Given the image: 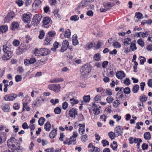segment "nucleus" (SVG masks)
<instances>
[{
  "label": "nucleus",
  "instance_id": "f257e3e1",
  "mask_svg": "<svg viewBox=\"0 0 152 152\" xmlns=\"http://www.w3.org/2000/svg\"><path fill=\"white\" fill-rule=\"evenodd\" d=\"M91 70L90 66L86 64L83 66L80 69L81 77H86L89 75Z\"/></svg>",
  "mask_w": 152,
  "mask_h": 152
},
{
  "label": "nucleus",
  "instance_id": "f03ea898",
  "mask_svg": "<svg viewBox=\"0 0 152 152\" xmlns=\"http://www.w3.org/2000/svg\"><path fill=\"white\" fill-rule=\"evenodd\" d=\"M52 21L51 19L48 17H45L43 19L42 23L43 26L46 28H48L51 24Z\"/></svg>",
  "mask_w": 152,
  "mask_h": 152
},
{
  "label": "nucleus",
  "instance_id": "7ed1b4c3",
  "mask_svg": "<svg viewBox=\"0 0 152 152\" xmlns=\"http://www.w3.org/2000/svg\"><path fill=\"white\" fill-rule=\"evenodd\" d=\"M18 95L14 93L10 94L5 95L4 99L7 101H12L18 96Z\"/></svg>",
  "mask_w": 152,
  "mask_h": 152
},
{
  "label": "nucleus",
  "instance_id": "20e7f679",
  "mask_svg": "<svg viewBox=\"0 0 152 152\" xmlns=\"http://www.w3.org/2000/svg\"><path fill=\"white\" fill-rule=\"evenodd\" d=\"M48 88L55 92L57 93L60 91L61 86L59 84H51L48 85Z\"/></svg>",
  "mask_w": 152,
  "mask_h": 152
},
{
  "label": "nucleus",
  "instance_id": "39448f33",
  "mask_svg": "<svg viewBox=\"0 0 152 152\" xmlns=\"http://www.w3.org/2000/svg\"><path fill=\"white\" fill-rule=\"evenodd\" d=\"M123 128L122 126H118L116 127L114 129V131L116 134V137H118L119 136H121L123 133Z\"/></svg>",
  "mask_w": 152,
  "mask_h": 152
},
{
  "label": "nucleus",
  "instance_id": "423d86ee",
  "mask_svg": "<svg viewBox=\"0 0 152 152\" xmlns=\"http://www.w3.org/2000/svg\"><path fill=\"white\" fill-rule=\"evenodd\" d=\"M69 117L72 118H75L76 115L77 114V110L75 108H72L71 109L68 113Z\"/></svg>",
  "mask_w": 152,
  "mask_h": 152
},
{
  "label": "nucleus",
  "instance_id": "0eeeda50",
  "mask_svg": "<svg viewBox=\"0 0 152 152\" xmlns=\"http://www.w3.org/2000/svg\"><path fill=\"white\" fill-rule=\"evenodd\" d=\"M40 54L38 55V56H46L49 54L50 51L46 48H42L40 49Z\"/></svg>",
  "mask_w": 152,
  "mask_h": 152
},
{
  "label": "nucleus",
  "instance_id": "6e6552de",
  "mask_svg": "<svg viewBox=\"0 0 152 152\" xmlns=\"http://www.w3.org/2000/svg\"><path fill=\"white\" fill-rule=\"evenodd\" d=\"M14 16V12H9L7 15L5 17V21L6 22H8L13 18Z\"/></svg>",
  "mask_w": 152,
  "mask_h": 152
},
{
  "label": "nucleus",
  "instance_id": "1a4fd4ad",
  "mask_svg": "<svg viewBox=\"0 0 152 152\" xmlns=\"http://www.w3.org/2000/svg\"><path fill=\"white\" fill-rule=\"evenodd\" d=\"M12 53H4L2 58L4 61H7L10 59L12 56Z\"/></svg>",
  "mask_w": 152,
  "mask_h": 152
},
{
  "label": "nucleus",
  "instance_id": "9d476101",
  "mask_svg": "<svg viewBox=\"0 0 152 152\" xmlns=\"http://www.w3.org/2000/svg\"><path fill=\"white\" fill-rule=\"evenodd\" d=\"M103 5L104 7L106 8L109 10L111 7L114 5V4L113 3H111L108 2H104L103 3Z\"/></svg>",
  "mask_w": 152,
  "mask_h": 152
},
{
  "label": "nucleus",
  "instance_id": "9b49d317",
  "mask_svg": "<svg viewBox=\"0 0 152 152\" xmlns=\"http://www.w3.org/2000/svg\"><path fill=\"white\" fill-rule=\"evenodd\" d=\"M11 47L9 45H6L3 46V50L4 53H12V51H11Z\"/></svg>",
  "mask_w": 152,
  "mask_h": 152
},
{
  "label": "nucleus",
  "instance_id": "f8f14e48",
  "mask_svg": "<svg viewBox=\"0 0 152 152\" xmlns=\"http://www.w3.org/2000/svg\"><path fill=\"white\" fill-rule=\"evenodd\" d=\"M116 76L118 79H121L125 77L126 75L123 71H120L117 72Z\"/></svg>",
  "mask_w": 152,
  "mask_h": 152
},
{
  "label": "nucleus",
  "instance_id": "ddd939ff",
  "mask_svg": "<svg viewBox=\"0 0 152 152\" xmlns=\"http://www.w3.org/2000/svg\"><path fill=\"white\" fill-rule=\"evenodd\" d=\"M30 15L27 14H24L23 15V20L25 22L28 23L30 21Z\"/></svg>",
  "mask_w": 152,
  "mask_h": 152
},
{
  "label": "nucleus",
  "instance_id": "4468645a",
  "mask_svg": "<svg viewBox=\"0 0 152 152\" xmlns=\"http://www.w3.org/2000/svg\"><path fill=\"white\" fill-rule=\"evenodd\" d=\"M88 1L86 0H82L79 6L76 8V10H78L81 7H86L88 5Z\"/></svg>",
  "mask_w": 152,
  "mask_h": 152
},
{
  "label": "nucleus",
  "instance_id": "2eb2a0df",
  "mask_svg": "<svg viewBox=\"0 0 152 152\" xmlns=\"http://www.w3.org/2000/svg\"><path fill=\"white\" fill-rule=\"evenodd\" d=\"M57 129L52 130L49 134V137L50 138H53L55 137L57 134Z\"/></svg>",
  "mask_w": 152,
  "mask_h": 152
},
{
  "label": "nucleus",
  "instance_id": "dca6fc26",
  "mask_svg": "<svg viewBox=\"0 0 152 152\" xmlns=\"http://www.w3.org/2000/svg\"><path fill=\"white\" fill-rule=\"evenodd\" d=\"M69 101L72 106H73L75 104H77L79 102L78 100L76 99L75 98H73L70 99Z\"/></svg>",
  "mask_w": 152,
  "mask_h": 152
},
{
  "label": "nucleus",
  "instance_id": "f3484780",
  "mask_svg": "<svg viewBox=\"0 0 152 152\" xmlns=\"http://www.w3.org/2000/svg\"><path fill=\"white\" fill-rule=\"evenodd\" d=\"M64 81L63 78H56L50 80V82L51 83H56L61 82H62Z\"/></svg>",
  "mask_w": 152,
  "mask_h": 152
},
{
  "label": "nucleus",
  "instance_id": "a211bd4d",
  "mask_svg": "<svg viewBox=\"0 0 152 152\" xmlns=\"http://www.w3.org/2000/svg\"><path fill=\"white\" fill-rule=\"evenodd\" d=\"M34 19L37 20V23L39 24L42 18V16L39 14L36 15L34 17Z\"/></svg>",
  "mask_w": 152,
  "mask_h": 152
},
{
  "label": "nucleus",
  "instance_id": "6ab92c4d",
  "mask_svg": "<svg viewBox=\"0 0 152 152\" xmlns=\"http://www.w3.org/2000/svg\"><path fill=\"white\" fill-rule=\"evenodd\" d=\"M95 108L93 109V110L95 112L94 114L96 115H98L100 113V110L97 107L96 105L95 104H93V107Z\"/></svg>",
  "mask_w": 152,
  "mask_h": 152
},
{
  "label": "nucleus",
  "instance_id": "aec40b11",
  "mask_svg": "<svg viewBox=\"0 0 152 152\" xmlns=\"http://www.w3.org/2000/svg\"><path fill=\"white\" fill-rule=\"evenodd\" d=\"M51 128V124L49 122H47L45 124L44 128L46 131L48 132L49 131Z\"/></svg>",
  "mask_w": 152,
  "mask_h": 152
},
{
  "label": "nucleus",
  "instance_id": "412c9836",
  "mask_svg": "<svg viewBox=\"0 0 152 152\" xmlns=\"http://www.w3.org/2000/svg\"><path fill=\"white\" fill-rule=\"evenodd\" d=\"M52 39V38L46 36L45 40V44L47 45L48 44H51L50 42Z\"/></svg>",
  "mask_w": 152,
  "mask_h": 152
},
{
  "label": "nucleus",
  "instance_id": "4be33fe9",
  "mask_svg": "<svg viewBox=\"0 0 152 152\" xmlns=\"http://www.w3.org/2000/svg\"><path fill=\"white\" fill-rule=\"evenodd\" d=\"M11 28L12 30H14L15 28H18L19 27V25L18 23L14 22L11 24Z\"/></svg>",
  "mask_w": 152,
  "mask_h": 152
},
{
  "label": "nucleus",
  "instance_id": "5701e85b",
  "mask_svg": "<svg viewBox=\"0 0 152 152\" xmlns=\"http://www.w3.org/2000/svg\"><path fill=\"white\" fill-rule=\"evenodd\" d=\"M101 56L99 53L95 54L93 57V59L95 61H98L100 60Z\"/></svg>",
  "mask_w": 152,
  "mask_h": 152
},
{
  "label": "nucleus",
  "instance_id": "b1692460",
  "mask_svg": "<svg viewBox=\"0 0 152 152\" xmlns=\"http://www.w3.org/2000/svg\"><path fill=\"white\" fill-rule=\"evenodd\" d=\"M108 135L111 140L114 139L115 137H116V134H115V132H109L108 133Z\"/></svg>",
  "mask_w": 152,
  "mask_h": 152
},
{
  "label": "nucleus",
  "instance_id": "393cba45",
  "mask_svg": "<svg viewBox=\"0 0 152 152\" xmlns=\"http://www.w3.org/2000/svg\"><path fill=\"white\" fill-rule=\"evenodd\" d=\"M144 137L146 140H149L151 138V135L149 132H147L144 134Z\"/></svg>",
  "mask_w": 152,
  "mask_h": 152
},
{
  "label": "nucleus",
  "instance_id": "a878e982",
  "mask_svg": "<svg viewBox=\"0 0 152 152\" xmlns=\"http://www.w3.org/2000/svg\"><path fill=\"white\" fill-rule=\"evenodd\" d=\"M139 86L138 85H135L133 87L132 91L134 93H137L139 89Z\"/></svg>",
  "mask_w": 152,
  "mask_h": 152
},
{
  "label": "nucleus",
  "instance_id": "bb28decb",
  "mask_svg": "<svg viewBox=\"0 0 152 152\" xmlns=\"http://www.w3.org/2000/svg\"><path fill=\"white\" fill-rule=\"evenodd\" d=\"M121 104L119 100L117 99L113 103V106L114 108H117Z\"/></svg>",
  "mask_w": 152,
  "mask_h": 152
},
{
  "label": "nucleus",
  "instance_id": "cd10ccee",
  "mask_svg": "<svg viewBox=\"0 0 152 152\" xmlns=\"http://www.w3.org/2000/svg\"><path fill=\"white\" fill-rule=\"evenodd\" d=\"M71 31L69 29L66 30L64 33V35L65 37L69 38L71 35Z\"/></svg>",
  "mask_w": 152,
  "mask_h": 152
},
{
  "label": "nucleus",
  "instance_id": "c85d7f7f",
  "mask_svg": "<svg viewBox=\"0 0 152 152\" xmlns=\"http://www.w3.org/2000/svg\"><path fill=\"white\" fill-rule=\"evenodd\" d=\"M147 97L145 95L141 96L139 97L140 100L142 102H144L147 100Z\"/></svg>",
  "mask_w": 152,
  "mask_h": 152
},
{
  "label": "nucleus",
  "instance_id": "c756f323",
  "mask_svg": "<svg viewBox=\"0 0 152 152\" xmlns=\"http://www.w3.org/2000/svg\"><path fill=\"white\" fill-rule=\"evenodd\" d=\"M58 43L57 42H55L53 44V48H52L51 50L52 51H55L57 48H58Z\"/></svg>",
  "mask_w": 152,
  "mask_h": 152
},
{
  "label": "nucleus",
  "instance_id": "7c9ffc66",
  "mask_svg": "<svg viewBox=\"0 0 152 152\" xmlns=\"http://www.w3.org/2000/svg\"><path fill=\"white\" fill-rule=\"evenodd\" d=\"M2 109L5 112H8L9 111L10 107L8 104H5L2 107Z\"/></svg>",
  "mask_w": 152,
  "mask_h": 152
},
{
  "label": "nucleus",
  "instance_id": "2f4dec72",
  "mask_svg": "<svg viewBox=\"0 0 152 152\" xmlns=\"http://www.w3.org/2000/svg\"><path fill=\"white\" fill-rule=\"evenodd\" d=\"M16 140L15 138L14 137H11L10 140H8L7 142V145L8 147H10L11 145L10 144V143H12L13 142Z\"/></svg>",
  "mask_w": 152,
  "mask_h": 152
},
{
  "label": "nucleus",
  "instance_id": "473e14b6",
  "mask_svg": "<svg viewBox=\"0 0 152 152\" xmlns=\"http://www.w3.org/2000/svg\"><path fill=\"white\" fill-rule=\"evenodd\" d=\"M135 17L139 19L143 18L142 14L139 12L135 13Z\"/></svg>",
  "mask_w": 152,
  "mask_h": 152
},
{
  "label": "nucleus",
  "instance_id": "72a5a7b5",
  "mask_svg": "<svg viewBox=\"0 0 152 152\" xmlns=\"http://www.w3.org/2000/svg\"><path fill=\"white\" fill-rule=\"evenodd\" d=\"M45 121V119L43 117H41L38 120L39 124L40 126H42L44 122Z\"/></svg>",
  "mask_w": 152,
  "mask_h": 152
},
{
  "label": "nucleus",
  "instance_id": "f704fd0d",
  "mask_svg": "<svg viewBox=\"0 0 152 152\" xmlns=\"http://www.w3.org/2000/svg\"><path fill=\"white\" fill-rule=\"evenodd\" d=\"M7 29V27L5 26H3L0 27V31L3 33L6 32Z\"/></svg>",
  "mask_w": 152,
  "mask_h": 152
},
{
  "label": "nucleus",
  "instance_id": "c9c22d12",
  "mask_svg": "<svg viewBox=\"0 0 152 152\" xmlns=\"http://www.w3.org/2000/svg\"><path fill=\"white\" fill-rule=\"evenodd\" d=\"M54 111L55 114H59L61 112V109L59 107H57L54 109Z\"/></svg>",
  "mask_w": 152,
  "mask_h": 152
},
{
  "label": "nucleus",
  "instance_id": "e433bc0d",
  "mask_svg": "<svg viewBox=\"0 0 152 152\" xmlns=\"http://www.w3.org/2000/svg\"><path fill=\"white\" fill-rule=\"evenodd\" d=\"M41 4V1L40 0H36L34 1L33 5H34L35 7H39L40 6Z\"/></svg>",
  "mask_w": 152,
  "mask_h": 152
},
{
  "label": "nucleus",
  "instance_id": "4c0bfd02",
  "mask_svg": "<svg viewBox=\"0 0 152 152\" xmlns=\"http://www.w3.org/2000/svg\"><path fill=\"white\" fill-rule=\"evenodd\" d=\"M113 45L115 48H119L121 47L120 43L117 42H113Z\"/></svg>",
  "mask_w": 152,
  "mask_h": 152
},
{
  "label": "nucleus",
  "instance_id": "58836bf2",
  "mask_svg": "<svg viewBox=\"0 0 152 152\" xmlns=\"http://www.w3.org/2000/svg\"><path fill=\"white\" fill-rule=\"evenodd\" d=\"M131 40L130 38H127L124 40V45H127L130 43Z\"/></svg>",
  "mask_w": 152,
  "mask_h": 152
},
{
  "label": "nucleus",
  "instance_id": "ea45409f",
  "mask_svg": "<svg viewBox=\"0 0 152 152\" xmlns=\"http://www.w3.org/2000/svg\"><path fill=\"white\" fill-rule=\"evenodd\" d=\"M88 137V135L86 134L82 135L81 136V139L83 142H85L87 140V138Z\"/></svg>",
  "mask_w": 152,
  "mask_h": 152
},
{
  "label": "nucleus",
  "instance_id": "a19ab883",
  "mask_svg": "<svg viewBox=\"0 0 152 152\" xmlns=\"http://www.w3.org/2000/svg\"><path fill=\"white\" fill-rule=\"evenodd\" d=\"M84 101L85 102H88L90 100V97L89 96H84L83 98Z\"/></svg>",
  "mask_w": 152,
  "mask_h": 152
},
{
  "label": "nucleus",
  "instance_id": "79ce46f5",
  "mask_svg": "<svg viewBox=\"0 0 152 152\" xmlns=\"http://www.w3.org/2000/svg\"><path fill=\"white\" fill-rule=\"evenodd\" d=\"M76 140L75 138H73V139H70V140L68 142L67 144L68 145H69L70 144L75 145L76 144Z\"/></svg>",
  "mask_w": 152,
  "mask_h": 152
},
{
  "label": "nucleus",
  "instance_id": "37998d69",
  "mask_svg": "<svg viewBox=\"0 0 152 152\" xmlns=\"http://www.w3.org/2000/svg\"><path fill=\"white\" fill-rule=\"evenodd\" d=\"M101 97L99 95H97L95 97L94 99L96 102L98 103L100 101Z\"/></svg>",
  "mask_w": 152,
  "mask_h": 152
},
{
  "label": "nucleus",
  "instance_id": "c03bdc74",
  "mask_svg": "<svg viewBox=\"0 0 152 152\" xmlns=\"http://www.w3.org/2000/svg\"><path fill=\"white\" fill-rule=\"evenodd\" d=\"M23 106L27 111H29L31 109L28 105L27 103H24L23 104Z\"/></svg>",
  "mask_w": 152,
  "mask_h": 152
},
{
  "label": "nucleus",
  "instance_id": "a18cd8bd",
  "mask_svg": "<svg viewBox=\"0 0 152 152\" xmlns=\"http://www.w3.org/2000/svg\"><path fill=\"white\" fill-rule=\"evenodd\" d=\"M137 43L142 47L144 46V41L141 39H140L138 40Z\"/></svg>",
  "mask_w": 152,
  "mask_h": 152
},
{
  "label": "nucleus",
  "instance_id": "49530a36",
  "mask_svg": "<svg viewBox=\"0 0 152 152\" xmlns=\"http://www.w3.org/2000/svg\"><path fill=\"white\" fill-rule=\"evenodd\" d=\"M113 100V98L111 96L108 97L106 99L107 102L109 103H111Z\"/></svg>",
  "mask_w": 152,
  "mask_h": 152
},
{
  "label": "nucleus",
  "instance_id": "de8ad7c7",
  "mask_svg": "<svg viewBox=\"0 0 152 152\" xmlns=\"http://www.w3.org/2000/svg\"><path fill=\"white\" fill-rule=\"evenodd\" d=\"M130 48L133 51L137 49V47L134 43H132L130 45Z\"/></svg>",
  "mask_w": 152,
  "mask_h": 152
},
{
  "label": "nucleus",
  "instance_id": "09e8293b",
  "mask_svg": "<svg viewBox=\"0 0 152 152\" xmlns=\"http://www.w3.org/2000/svg\"><path fill=\"white\" fill-rule=\"evenodd\" d=\"M45 35V32L43 30L40 31L39 34V38L40 39H42Z\"/></svg>",
  "mask_w": 152,
  "mask_h": 152
},
{
  "label": "nucleus",
  "instance_id": "8fccbe9b",
  "mask_svg": "<svg viewBox=\"0 0 152 152\" xmlns=\"http://www.w3.org/2000/svg\"><path fill=\"white\" fill-rule=\"evenodd\" d=\"M22 77L21 75H17L15 77V81L17 82L20 81L21 80Z\"/></svg>",
  "mask_w": 152,
  "mask_h": 152
},
{
  "label": "nucleus",
  "instance_id": "3c124183",
  "mask_svg": "<svg viewBox=\"0 0 152 152\" xmlns=\"http://www.w3.org/2000/svg\"><path fill=\"white\" fill-rule=\"evenodd\" d=\"M113 144L115 145V146H114V148H113V145L112 144H111L110 145V147L113 148V150H116V149L117 148L118 145H117V143L115 141H113Z\"/></svg>",
  "mask_w": 152,
  "mask_h": 152
},
{
  "label": "nucleus",
  "instance_id": "603ef678",
  "mask_svg": "<svg viewBox=\"0 0 152 152\" xmlns=\"http://www.w3.org/2000/svg\"><path fill=\"white\" fill-rule=\"evenodd\" d=\"M124 92L125 94H129L130 92V90L129 87H127L124 89Z\"/></svg>",
  "mask_w": 152,
  "mask_h": 152
},
{
  "label": "nucleus",
  "instance_id": "864d4df0",
  "mask_svg": "<svg viewBox=\"0 0 152 152\" xmlns=\"http://www.w3.org/2000/svg\"><path fill=\"white\" fill-rule=\"evenodd\" d=\"M78 16L76 15L72 16L70 18V20H74L76 21L78 20Z\"/></svg>",
  "mask_w": 152,
  "mask_h": 152
},
{
  "label": "nucleus",
  "instance_id": "5fc2aeb1",
  "mask_svg": "<svg viewBox=\"0 0 152 152\" xmlns=\"http://www.w3.org/2000/svg\"><path fill=\"white\" fill-rule=\"evenodd\" d=\"M109 62L107 61H105L103 62L102 64V66L104 68H106Z\"/></svg>",
  "mask_w": 152,
  "mask_h": 152
},
{
  "label": "nucleus",
  "instance_id": "6e6d98bb",
  "mask_svg": "<svg viewBox=\"0 0 152 152\" xmlns=\"http://www.w3.org/2000/svg\"><path fill=\"white\" fill-rule=\"evenodd\" d=\"M13 45L15 46H17L19 45L20 44V42L19 40L14 39L12 43Z\"/></svg>",
  "mask_w": 152,
  "mask_h": 152
},
{
  "label": "nucleus",
  "instance_id": "4d7b16f0",
  "mask_svg": "<svg viewBox=\"0 0 152 152\" xmlns=\"http://www.w3.org/2000/svg\"><path fill=\"white\" fill-rule=\"evenodd\" d=\"M67 46L62 45L60 50V51L62 52H64L67 49Z\"/></svg>",
  "mask_w": 152,
  "mask_h": 152
},
{
  "label": "nucleus",
  "instance_id": "13d9d810",
  "mask_svg": "<svg viewBox=\"0 0 152 152\" xmlns=\"http://www.w3.org/2000/svg\"><path fill=\"white\" fill-rule=\"evenodd\" d=\"M68 105L67 102H63L62 104V108L64 110H66L67 108Z\"/></svg>",
  "mask_w": 152,
  "mask_h": 152
},
{
  "label": "nucleus",
  "instance_id": "bf43d9fd",
  "mask_svg": "<svg viewBox=\"0 0 152 152\" xmlns=\"http://www.w3.org/2000/svg\"><path fill=\"white\" fill-rule=\"evenodd\" d=\"M50 102L53 105H55L56 103L59 102V100L58 99H56L55 100L51 99L50 101Z\"/></svg>",
  "mask_w": 152,
  "mask_h": 152
},
{
  "label": "nucleus",
  "instance_id": "052dcab7",
  "mask_svg": "<svg viewBox=\"0 0 152 152\" xmlns=\"http://www.w3.org/2000/svg\"><path fill=\"white\" fill-rule=\"evenodd\" d=\"M124 83L127 85L129 86L130 83V80L129 78H126L124 82Z\"/></svg>",
  "mask_w": 152,
  "mask_h": 152
},
{
  "label": "nucleus",
  "instance_id": "680f3d73",
  "mask_svg": "<svg viewBox=\"0 0 152 152\" xmlns=\"http://www.w3.org/2000/svg\"><path fill=\"white\" fill-rule=\"evenodd\" d=\"M20 107V105L18 103H15L14 104L13 107L15 110H18L19 109Z\"/></svg>",
  "mask_w": 152,
  "mask_h": 152
},
{
  "label": "nucleus",
  "instance_id": "e2e57ef3",
  "mask_svg": "<svg viewBox=\"0 0 152 152\" xmlns=\"http://www.w3.org/2000/svg\"><path fill=\"white\" fill-rule=\"evenodd\" d=\"M106 94L108 95L111 96L112 94V91L110 89H106Z\"/></svg>",
  "mask_w": 152,
  "mask_h": 152
},
{
  "label": "nucleus",
  "instance_id": "0e129e2a",
  "mask_svg": "<svg viewBox=\"0 0 152 152\" xmlns=\"http://www.w3.org/2000/svg\"><path fill=\"white\" fill-rule=\"evenodd\" d=\"M102 143L103 144V146L105 147L107 145H109V142L106 140H103L102 141Z\"/></svg>",
  "mask_w": 152,
  "mask_h": 152
},
{
  "label": "nucleus",
  "instance_id": "69168bd1",
  "mask_svg": "<svg viewBox=\"0 0 152 152\" xmlns=\"http://www.w3.org/2000/svg\"><path fill=\"white\" fill-rule=\"evenodd\" d=\"M78 135V134L76 132H73L72 136L70 137V139H72L73 137L75 138L77 137Z\"/></svg>",
  "mask_w": 152,
  "mask_h": 152
},
{
  "label": "nucleus",
  "instance_id": "338daca9",
  "mask_svg": "<svg viewBox=\"0 0 152 152\" xmlns=\"http://www.w3.org/2000/svg\"><path fill=\"white\" fill-rule=\"evenodd\" d=\"M25 38L26 39V42L27 43H28L31 40V38L30 37V36L28 35L26 36Z\"/></svg>",
  "mask_w": 152,
  "mask_h": 152
},
{
  "label": "nucleus",
  "instance_id": "774afa93",
  "mask_svg": "<svg viewBox=\"0 0 152 152\" xmlns=\"http://www.w3.org/2000/svg\"><path fill=\"white\" fill-rule=\"evenodd\" d=\"M148 85L149 87L152 88V79H149L148 80Z\"/></svg>",
  "mask_w": 152,
  "mask_h": 152
}]
</instances>
